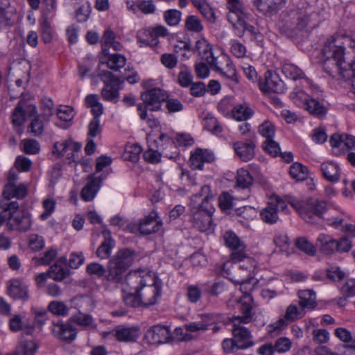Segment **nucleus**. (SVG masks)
I'll return each instance as SVG.
<instances>
[{
	"instance_id": "13d9d810",
	"label": "nucleus",
	"mask_w": 355,
	"mask_h": 355,
	"mask_svg": "<svg viewBox=\"0 0 355 355\" xmlns=\"http://www.w3.org/2000/svg\"><path fill=\"white\" fill-rule=\"evenodd\" d=\"M203 125L205 129L213 132H220L222 128L219 125L218 121L212 115L208 114L203 120Z\"/></svg>"
},
{
	"instance_id": "4d7b16f0",
	"label": "nucleus",
	"mask_w": 355,
	"mask_h": 355,
	"mask_svg": "<svg viewBox=\"0 0 355 355\" xmlns=\"http://www.w3.org/2000/svg\"><path fill=\"white\" fill-rule=\"evenodd\" d=\"M141 148L137 144L128 146L125 148V159L132 162H136L139 159Z\"/></svg>"
},
{
	"instance_id": "a878e982",
	"label": "nucleus",
	"mask_w": 355,
	"mask_h": 355,
	"mask_svg": "<svg viewBox=\"0 0 355 355\" xmlns=\"http://www.w3.org/2000/svg\"><path fill=\"white\" fill-rule=\"evenodd\" d=\"M8 292L15 299L26 300L28 297L27 286L20 279H12L9 282Z\"/></svg>"
},
{
	"instance_id": "79ce46f5",
	"label": "nucleus",
	"mask_w": 355,
	"mask_h": 355,
	"mask_svg": "<svg viewBox=\"0 0 355 355\" xmlns=\"http://www.w3.org/2000/svg\"><path fill=\"white\" fill-rule=\"evenodd\" d=\"M26 121V111L24 110L23 101H20L12 114V122L17 126L22 125Z\"/></svg>"
},
{
	"instance_id": "09e8293b",
	"label": "nucleus",
	"mask_w": 355,
	"mask_h": 355,
	"mask_svg": "<svg viewBox=\"0 0 355 355\" xmlns=\"http://www.w3.org/2000/svg\"><path fill=\"white\" fill-rule=\"evenodd\" d=\"M101 95L106 101H116L119 96V89L111 83H105L102 89Z\"/></svg>"
},
{
	"instance_id": "473e14b6",
	"label": "nucleus",
	"mask_w": 355,
	"mask_h": 355,
	"mask_svg": "<svg viewBox=\"0 0 355 355\" xmlns=\"http://www.w3.org/2000/svg\"><path fill=\"white\" fill-rule=\"evenodd\" d=\"M100 180L92 177L90 181L82 189V199L85 201H91L93 200L100 188Z\"/></svg>"
},
{
	"instance_id": "49530a36",
	"label": "nucleus",
	"mask_w": 355,
	"mask_h": 355,
	"mask_svg": "<svg viewBox=\"0 0 355 355\" xmlns=\"http://www.w3.org/2000/svg\"><path fill=\"white\" fill-rule=\"evenodd\" d=\"M258 132L266 139H273L275 135V128L269 120H265L258 127Z\"/></svg>"
},
{
	"instance_id": "2f4dec72",
	"label": "nucleus",
	"mask_w": 355,
	"mask_h": 355,
	"mask_svg": "<svg viewBox=\"0 0 355 355\" xmlns=\"http://www.w3.org/2000/svg\"><path fill=\"white\" fill-rule=\"evenodd\" d=\"M282 73L293 80L305 78L306 83L312 86L311 80L305 78L304 72L296 65L291 63H285L282 66Z\"/></svg>"
},
{
	"instance_id": "603ef678",
	"label": "nucleus",
	"mask_w": 355,
	"mask_h": 355,
	"mask_svg": "<svg viewBox=\"0 0 355 355\" xmlns=\"http://www.w3.org/2000/svg\"><path fill=\"white\" fill-rule=\"evenodd\" d=\"M185 26L189 31L200 33L203 30V26L201 21L194 15L187 17L185 20Z\"/></svg>"
},
{
	"instance_id": "3c124183",
	"label": "nucleus",
	"mask_w": 355,
	"mask_h": 355,
	"mask_svg": "<svg viewBox=\"0 0 355 355\" xmlns=\"http://www.w3.org/2000/svg\"><path fill=\"white\" fill-rule=\"evenodd\" d=\"M252 183V177L249 172L243 168L237 171L236 184L241 188H247Z\"/></svg>"
},
{
	"instance_id": "9b49d317",
	"label": "nucleus",
	"mask_w": 355,
	"mask_h": 355,
	"mask_svg": "<svg viewBox=\"0 0 355 355\" xmlns=\"http://www.w3.org/2000/svg\"><path fill=\"white\" fill-rule=\"evenodd\" d=\"M141 98L150 110L157 111L160 109L162 102L168 98V95L159 88H153L142 93Z\"/></svg>"
},
{
	"instance_id": "aec40b11",
	"label": "nucleus",
	"mask_w": 355,
	"mask_h": 355,
	"mask_svg": "<svg viewBox=\"0 0 355 355\" xmlns=\"http://www.w3.org/2000/svg\"><path fill=\"white\" fill-rule=\"evenodd\" d=\"M214 159V155L211 151L198 148L191 154L190 165L193 169L201 170L204 163L211 162Z\"/></svg>"
},
{
	"instance_id": "e2e57ef3",
	"label": "nucleus",
	"mask_w": 355,
	"mask_h": 355,
	"mask_svg": "<svg viewBox=\"0 0 355 355\" xmlns=\"http://www.w3.org/2000/svg\"><path fill=\"white\" fill-rule=\"evenodd\" d=\"M44 211L42 213L40 218L42 220H46L55 211V202L52 198H46L43 201Z\"/></svg>"
},
{
	"instance_id": "393cba45",
	"label": "nucleus",
	"mask_w": 355,
	"mask_h": 355,
	"mask_svg": "<svg viewBox=\"0 0 355 355\" xmlns=\"http://www.w3.org/2000/svg\"><path fill=\"white\" fill-rule=\"evenodd\" d=\"M140 234L148 235L158 232L162 223L156 220V214L151 213L149 216L145 217L139 223Z\"/></svg>"
},
{
	"instance_id": "cd10ccee",
	"label": "nucleus",
	"mask_w": 355,
	"mask_h": 355,
	"mask_svg": "<svg viewBox=\"0 0 355 355\" xmlns=\"http://www.w3.org/2000/svg\"><path fill=\"white\" fill-rule=\"evenodd\" d=\"M196 49L198 51L202 59L207 61L211 66L216 64L217 58L214 56L212 49L208 42L205 39H200L196 42Z\"/></svg>"
},
{
	"instance_id": "a19ab883",
	"label": "nucleus",
	"mask_w": 355,
	"mask_h": 355,
	"mask_svg": "<svg viewBox=\"0 0 355 355\" xmlns=\"http://www.w3.org/2000/svg\"><path fill=\"white\" fill-rule=\"evenodd\" d=\"M49 311L55 315L64 317L69 313V307L61 301H52L49 304Z\"/></svg>"
},
{
	"instance_id": "72a5a7b5",
	"label": "nucleus",
	"mask_w": 355,
	"mask_h": 355,
	"mask_svg": "<svg viewBox=\"0 0 355 355\" xmlns=\"http://www.w3.org/2000/svg\"><path fill=\"white\" fill-rule=\"evenodd\" d=\"M191 1L205 19L211 22L215 21V13L207 0H191Z\"/></svg>"
},
{
	"instance_id": "0e129e2a",
	"label": "nucleus",
	"mask_w": 355,
	"mask_h": 355,
	"mask_svg": "<svg viewBox=\"0 0 355 355\" xmlns=\"http://www.w3.org/2000/svg\"><path fill=\"white\" fill-rule=\"evenodd\" d=\"M263 147L266 152L268 153L273 157H277L280 153V147L279 144L275 142L272 139H266L263 143Z\"/></svg>"
},
{
	"instance_id": "37998d69",
	"label": "nucleus",
	"mask_w": 355,
	"mask_h": 355,
	"mask_svg": "<svg viewBox=\"0 0 355 355\" xmlns=\"http://www.w3.org/2000/svg\"><path fill=\"white\" fill-rule=\"evenodd\" d=\"M296 247L309 256L316 253V246L313 245L306 237H300L295 241Z\"/></svg>"
},
{
	"instance_id": "c85d7f7f",
	"label": "nucleus",
	"mask_w": 355,
	"mask_h": 355,
	"mask_svg": "<svg viewBox=\"0 0 355 355\" xmlns=\"http://www.w3.org/2000/svg\"><path fill=\"white\" fill-rule=\"evenodd\" d=\"M323 177L330 182H338L340 176V170L338 164L332 162H324L320 166Z\"/></svg>"
},
{
	"instance_id": "f704fd0d",
	"label": "nucleus",
	"mask_w": 355,
	"mask_h": 355,
	"mask_svg": "<svg viewBox=\"0 0 355 355\" xmlns=\"http://www.w3.org/2000/svg\"><path fill=\"white\" fill-rule=\"evenodd\" d=\"M253 114L254 112L252 109L246 103L237 105L232 110L233 118L237 121H246L250 119Z\"/></svg>"
},
{
	"instance_id": "9d476101",
	"label": "nucleus",
	"mask_w": 355,
	"mask_h": 355,
	"mask_svg": "<svg viewBox=\"0 0 355 355\" xmlns=\"http://www.w3.org/2000/svg\"><path fill=\"white\" fill-rule=\"evenodd\" d=\"M305 315V311L302 306H297L296 304H291L286 309L283 318H279L276 322L270 325V333L279 331L288 323L296 321L303 318Z\"/></svg>"
},
{
	"instance_id": "5fc2aeb1",
	"label": "nucleus",
	"mask_w": 355,
	"mask_h": 355,
	"mask_svg": "<svg viewBox=\"0 0 355 355\" xmlns=\"http://www.w3.org/2000/svg\"><path fill=\"white\" fill-rule=\"evenodd\" d=\"M48 271L50 274V278L56 281H62L67 276V272L58 263H55L49 268Z\"/></svg>"
},
{
	"instance_id": "6e6d98bb",
	"label": "nucleus",
	"mask_w": 355,
	"mask_h": 355,
	"mask_svg": "<svg viewBox=\"0 0 355 355\" xmlns=\"http://www.w3.org/2000/svg\"><path fill=\"white\" fill-rule=\"evenodd\" d=\"M113 247V241L112 239H105L96 250V255L102 259H107L111 254V250Z\"/></svg>"
},
{
	"instance_id": "a18cd8bd",
	"label": "nucleus",
	"mask_w": 355,
	"mask_h": 355,
	"mask_svg": "<svg viewBox=\"0 0 355 355\" xmlns=\"http://www.w3.org/2000/svg\"><path fill=\"white\" fill-rule=\"evenodd\" d=\"M41 109L42 113L41 117L45 121H49L53 114L54 103L51 98L44 97L42 99Z\"/></svg>"
},
{
	"instance_id": "1a4fd4ad",
	"label": "nucleus",
	"mask_w": 355,
	"mask_h": 355,
	"mask_svg": "<svg viewBox=\"0 0 355 355\" xmlns=\"http://www.w3.org/2000/svg\"><path fill=\"white\" fill-rule=\"evenodd\" d=\"M32 224L31 214L26 210H20L10 213L6 226L12 231L26 232L31 230Z\"/></svg>"
},
{
	"instance_id": "2eb2a0df",
	"label": "nucleus",
	"mask_w": 355,
	"mask_h": 355,
	"mask_svg": "<svg viewBox=\"0 0 355 355\" xmlns=\"http://www.w3.org/2000/svg\"><path fill=\"white\" fill-rule=\"evenodd\" d=\"M199 316L200 320L186 323L184 325L185 330L191 333L205 331L216 321L218 315L214 313H203Z\"/></svg>"
},
{
	"instance_id": "423d86ee",
	"label": "nucleus",
	"mask_w": 355,
	"mask_h": 355,
	"mask_svg": "<svg viewBox=\"0 0 355 355\" xmlns=\"http://www.w3.org/2000/svg\"><path fill=\"white\" fill-rule=\"evenodd\" d=\"M290 204L307 223H311L314 216L322 217L327 209L326 202L318 199H309L306 202L293 200Z\"/></svg>"
},
{
	"instance_id": "bf43d9fd",
	"label": "nucleus",
	"mask_w": 355,
	"mask_h": 355,
	"mask_svg": "<svg viewBox=\"0 0 355 355\" xmlns=\"http://www.w3.org/2000/svg\"><path fill=\"white\" fill-rule=\"evenodd\" d=\"M43 119H40V116L34 117L28 126V130L31 133L37 137L41 135L44 132Z\"/></svg>"
},
{
	"instance_id": "f3484780",
	"label": "nucleus",
	"mask_w": 355,
	"mask_h": 355,
	"mask_svg": "<svg viewBox=\"0 0 355 355\" xmlns=\"http://www.w3.org/2000/svg\"><path fill=\"white\" fill-rule=\"evenodd\" d=\"M259 88L266 93H282L284 91L283 83L278 75L271 71L266 73L265 81L259 83Z\"/></svg>"
},
{
	"instance_id": "7c9ffc66",
	"label": "nucleus",
	"mask_w": 355,
	"mask_h": 355,
	"mask_svg": "<svg viewBox=\"0 0 355 355\" xmlns=\"http://www.w3.org/2000/svg\"><path fill=\"white\" fill-rule=\"evenodd\" d=\"M306 104L304 109L314 116L322 119L327 113L328 107L316 98L310 97Z\"/></svg>"
},
{
	"instance_id": "69168bd1",
	"label": "nucleus",
	"mask_w": 355,
	"mask_h": 355,
	"mask_svg": "<svg viewBox=\"0 0 355 355\" xmlns=\"http://www.w3.org/2000/svg\"><path fill=\"white\" fill-rule=\"evenodd\" d=\"M58 117L63 121H71L74 116L73 109L69 106H60L57 112Z\"/></svg>"
},
{
	"instance_id": "e433bc0d",
	"label": "nucleus",
	"mask_w": 355,
	"mask_h": 355,
	"mask_svg": "<svg viewBox=\"0 0 355 355\" xmlns=\"http://www.w3.org/2000/svg\"><path fill=\"white\" fill-rule=\"evenodd\" d=\"M85 105L87 107L91 108L94 117L99 119L100 116L103 114L104 108L103 105L99 102L97 95H87L85 98Z\"/></svg>"
},
{
	"instance_id": "c9c22d12",
	"label": "nucleus",
	"mask_w": 355,
	"mask_h": 355,
	"mask_svg": "<svg viewBox=\"0 0 355 355\" xmlns=\"http://www.w3.org/2000/svg\"><path fill=\"white\" fill-rule=\"evenodd\" d=\"M76 309L79 312L90 311L94 308V302L93 299L88 295H79L74 297L72 300Z\"/></svg>"
},
{
	"instance_id": "6e6552de",
	"label": "nucleus",
	"mask_w": 355,
	"mask_h": 355,
	"mask_svg": "<svg viewBox=\"0 0 355 355\" xmlns=\"http://www.w3.org/2000/svg\"><path fill=\"white\" fill-rule=\"evenodd\" d=\"M223 239L226 247L232 250L230 258L233 262H240L247 258L246 245L234 232L227 231Z\"/></svg>"
},
{
	"instance_id": "864d4df0",
	"label": "nucleus",
	"mask_w": 355,
	"mask_h": 355,
	"mask_svg": "<svg viewBox=\"0 0 355 355\" xmlns=\"http://www.w3.org/2000/svg\"><path fill=\"white\" fill-rule=\"evenodd\" d=\"M327 277L332 282H340L345 277V273L340 267L331 266L326 269Z\"/></svg>"
},
{
	"instance_id": "39448f33",
	"label": "nucleus",
	"mask_w": 355,
	"mask_h": 355,
	"mask_svg": "<svg viewBox=\"0 0 355 355\" xmlns=\"http://www.w3.org/2000/svg\"><path fill=\"white\" fill-rule=\"evenodd\" d=\"M134 259L135 254L132 250L125 248L119 250L108 262L105 279L112 283L121 284L123 290L126 277L128 275V273L126 275V272Z\"/></svg>"
},
{
	"instance_id": "6ab92c4d",
	"label": "nucleus",
	"mask_w": 355,
	"mask_h": 355,
	"mask_svg": "<svg viewBox=\"0 0 355 355\" xmlns=\"http://www.w3.org/2000/svg\"><path fill=\"white\" fill-rule=\"evenodd\" d=\"M167 34L168 30L166 28L163 26H157L149 32L148 35H146V39L142 38L141 36L139 35L137 37V42L140 47L146 46L155 47L159 44L158 37H164L167 35Z\"/></svg>"
},
{
	"instance_id": "bb28decb",
	"label": "nucleus",
	"mask_w": 355,
	"mask_h": 355,
	"mask_svg": "<svg viewBox=\"0 0 355 355\" xmlns=\"http://www.w3.org/2000/svg\"><path fill=\"white\" fill-rule=\"evenodd\" d=\"M220 59L225 63V67H221L218 65V60H216V64H212L211 66L214 67L215 70L219 72L225 78L233 82L238 83L236 69L232 62L226 56H222Z\"/></svg>"
},
{
	"instance_id": "f03ea898",
	"label": "nucleus",
	"mask_w": 355,
	"mask_h": 355,
	"mask_svg": "<svg viewBox=\"0 0 355 355\" xmlns=\"http://www.w3.org/2000/svg\"><path fill=\"white\" fill-rule=\"evenodd\" d=\"M343 40L342 37H331L327 40L323 48V67L332 77L340 76L347 78L350 75L352 60L346 62Z\"/></svg>"
},
{
	"instance_id": "c03bdc74",
	"label": "nucleus",
	"mask_w": 355,
	"mask_h": 355,
	"mask_svg": "<svg viewBox=\"0 0 355 355\" xmlns=\"http://www.w3.org/2000/svg\"><path fill=\"white\" fill-rule=\"evenodd\" d=\"M290 96L295 104L304 108L306 105V103L310 98L309 94H307L304 90L299 88H295L291 94Z\"/></svg>"
},
{
	"instance_id": "b1692460",
	"label": "nucleus",
	"mask_w": 355,
	"mask_h": 355,
	"mask_svg": "<svg viewBox=\"0 0 355 355\" xmlns=\"http://www.w3.org/2000/svg\"><path fill=\"white\" fill-rule=\"evenodd\" d=\"M336 239L326 234H320L316 239V247L326 255L336 252Z\"/></svg>"
},
{
	"instance_id": "c756f323",
	"label": "nucleus",
	"mask_w": 355,
	"mask_h": 355,
	"mask_svg": "<svg viewBox=\"0 0 355 355\" xmlns=\"http://www.w3.org/2000/svg\"><path fill=\"white\" fill-rule=\"evenodd\" d=\"M299 306L304 310L314 309L318 306L315 293L311 289L301 290L298 291Z\"/></svg>"
},
{
	"instance_id": "dca6fc26",
	"label": "nucleus",
	"mask_w": 355,
	"mask_h": 355,
	"mask_svg": "<svg viewBox=\"0 0 355 355\" xmlns=\"http://www.w3.org/2000/svg\"><path fill=\"white\" fill-rule=\"evenodd\" d=\"M228 12L227 19L232 25L241 19L245 17L247 12L241 0H226Z\"/></svg>"
},
{
	"instance_id": "4c0bfd02",
	"label": "nucleus",
	"mask_w": 355,
	"mask_h": 355,
	"mask_svg": "<svg viewBox=\"0 0 355 355\" xmlns=\"http://www.w3.org/2000/svg\"><path fill=\"white\" fill-rule=\"evenodd\" d=\"M107 56V59L105 61H102V63L106 62L108 68L114 71H118L121 68L123 67L126 62V58L121 54L114 53L112 55H104Z\"/></svg>"
},
{
	"instance_id": "58836bf2",
	"label": "nucleus",
	"mask_w": 355,
	"mask_h": 355,
	"mask_svg": "<svg viewBox=\"0 0 355 355\" xmlns=\"http://www.w3.org/2000/svg\"><path fill=\"white\" fill-rule=\"evenodd\" d=\"M235 34L239 37H242L245 32H249L251 35H255L257 33V29L252 25L248 24L245 21V17L239 20V21L232 24Z\"/></svg>"
},
{
	"instance_id": "ddd939ff",
	"label": "nucleus",
	"mask_w": 355,
	"mask_h": 355,
	"mask_svg": "<svg viewBox=\"0 0 355 355\" xmlns=\"http://www.w3.org/2000/svg\"><path fill=\"white\" fill-rule=\"evenodd\" d=\"M231 279L233 281L232 279ZM234 282L236 284H240V289H241V291L243 293L242 297H240L239 299L236 298L234 300V302H235V308L238 309V304H239L244 297H249L252 300V302H251L252 312H254L253 309H254V308L255 306V304L254 302L252 297L250 294V292L253 290L255 284L257 282V280L251 277H248L245 279H234ZM233 302H234V300H230L227 302V305L228 306H234Z\"/></svg>"
},
{
	"instance_id": "8fccbe9b",
	"label": "nucleus",
	"mask_w": 355,
	"mask_h": 355,
	"mask_svg": "<svg viewBox=\"0 0 355 355\" xmlns=\"http://www.w3.org/2000/svg\"><path fill=\"white\" fill-rule=\"evenodd\" d=\"M70 320L84 328L89 327L94 323V319L91 315L85 314L82 312L72 315Z\"/></svg>"
},
{
	"instance_id": "0eeeda50",
	"label": "nucleus",
	"mask_w": 355,
	"mask_h": 355,
	"mask_svg": "<svg viewBox=\"0 0 355 355\" xmlns=\"http://www.w3.org/2000/svg\"><path fill=\"white\" fill-rule=\"evenodd\" d=\"M288 206L279 196H273L270 198L267 206L260 212L262 220L269 225L276 223L279 220V212H286Z\"/></svg>"
},
{
	"instance_id": "a211bd4d",
	"label": "nucleus",
	"mask_w": 355,
	"mask_h": 355,
	"mask_svg": "<svg viewBox=\"0 0 355 355\" xmlns=\"http://www.w3.org/2000/svg\"><path fill=\"white\" fill-rule=\"evenodd\" d=\"M146 337L150 343L155 345L168 343L171 334L167 327L156 325L148 330Z\"/></svg>"
},
{
	"instance_id": "052dcab7",
	"label": "nucleus",
	"mask_w": 355,
	"mask_h": 355,
	"mask_svg": "<svg viewBox=\"0 0 355 355\" xmlns=\"http://www.w3.org/2000/svg\"><path fill=\"white\" fill-rule=\"evenodd\" d=\"M86 271L89 275H95L98 278L106 275V268L103 265L96 262L88 264Z\"/></svg>"
},
{
	"instance_id": "ea45409f",
	"label": "nucleus",
	"mask_w": 355,
	"mask_h": 355,
	"mask_svg": "<svg viewBox=\"0 0 355 355\" xmlns=\"http://www.w3.org/2000/svg\"><path fill=\"white\" fill-rule=\"evenodd\" d=\"M290 175L297 181H303L308 178V169L300 163L293 164L289 170Z\"/></svg>"
},
{
	"instance_id": "4468645a",
	"label": "nucleus",
	"mask_w": 355,
	"mask_h": 355,
	"mask_svg": "<svg viewBox=\"0 0 355 355\" xmlns=\"http://www.w3.org/2000/svg\"><path fill=\"white\" fill-rule=\"evenodd\" d=\"M255 144L250 139L238 141L233 144L235 153L243 162H248L253 159L255 155Z\"/></svg>"
},
{
	"instance_id": "338daca9",
	"label": "nucleus",
	"mask_w": 355,
	"mask_h": 355,
	"mask_svg": "<svg viewBox=\"0 0 355 355\" xmlns=\"http://www.w3.org/2000/svg\"><path fill=\"white\" fill-rule=\"evenodd\" d=\"M202 295L201 289L197 285H189L187 287V296L191 303H196Z\"/></svg>"
},
{
	"instance_id": "20e7f679",
	"label": "nucleus",
	"mask_w": 355,
	"mask_h": 355,
	"mask_svg": "<svg viewBox=\"0 0 355 355\" xmlns=\"http://www.w3.org/2000/svg\"><path fill=\"white\" fill-rule=\"evenodd\" d=\"M251 302V298L244 297L238 304V310L241 315L232 318V334L237 343V349H246L253 345L250 332L246 327L241 325L242 323L248 324L252 320L254 312H252Z\"/></svg>"
},
{
	"instance_id": "774afa93",
	"label": "nucleus",
	"mask_w": 355,
	"mask_h": 355,
	"mask_svg": "<svg viewBox=\"0 0 355 355\" xmlns=\"http://www.w3.org/2000/svg\"><path fill=\"white\" fill-rule=\"evenodd\" d=\"M340 291L343 295L349 297L355 296V279H347L340 287Z\"/></svg>"
},
{
	"instance_id": "680f3d73",
	"label": "nucleus",
	"mask_w": 355,
	"mask_h": 355,
	"mask_svg": "<svg viewBox=\"0 0 355 355\" xmlns=\"http://www.w3.org/2000/svg\"><path fill=\"white\" fill-rule=\"evenodd\" d=\"M181 15V12L178 10H168L164 12V19L169 26H175L180 21Z\"/></svg>"
},
{
	"instance_id": "7ed1b4c3",
	"label": "nucleus",
	"mask_w": 355,
	"mask_h": 355,
	"mask_svg": "<svg viewBox=\"0 0 355 355\" xmlns=\"http://www.w3.org/2000/svg\"><path fill=\"white\" fill-rule=\"evenodd\" d=\"M214 198V196L208 185L202 187L200 192L191 198V221L193 227L200 232H205L211 227L214 208L210 202Z\"/></svg>"
},
{
	"instance_id": "5701e85b",
	"label": "nucleus",
	"mask_w": 355,
	"mask_h": 355,
	"mask_svg": "<svg viewBox=\"0 0 355 355\" xmlns=\"http://www.w3.org/2000/svg\"><path fill=\"white\" fill-rule=\"evenodd\" d=\"M102 52L104 55L109 54V48L112 47L116 51H121L123 45L116 40L114 32L108 29L104 32L102 37Z\"/></svg>"
},
{
	"instance_id": "f257e3e1",
	"label": "nucleus",
	"mask_w": 355,
	"mask_h": 355,
	"mask_svg": "<svg viewBox=\"0 0 355 355\" xmlns=\"http://www.w3.org/2000/svg\"><path fill=\"white\" fill-rule=\"evenodd\" d=\"M162 293V285L154 275L146 270L128 272L123 286V299L131 307H148L157 303Z\"/></svg>"
},
{
	"instance_id": "412c9836",
	"label": "nucleus",
	"mask_w": 355,
	"mask_h": 355,
	"mask_svg": "<svg viewBox=\"0 0 355 355\" xmlns=\"http://www.w3.org/2000/svg\"><path fill=\"white\" fill-rule=\"evenodd\" d=\"M285 0H252L257 10L263 15L275 13L284 3Z\"/></svg>"
},
{
	"instance_id": "de8ad7c7",
	"label": "nucleus",
	"mask_w": 355,
	"mask_h": 355,
	"mask_svg": "<svg viewBox=\"0 0 355 355\" xmlns=\"http://www.w3.org/2000/svg\"><path fill=\"white\" fill-rule=\"evenodd\" d=\"M37 344L33 340L21 341L16 348L19 354L34 355L37 349Z\"/></svg>"
},
{
	"instance_id": "f8f14e48",
	"label": "nucleus",
	"mask_w": 355,
	"mask_h": 355,
	"mask_svg": "<svg viewBox=\"0 0 355 355\" xmlns=\"http://www.w3.org/2000/svg\"><path fill=\"white\" fill-rule=\"evenodd\" d=\"M51 331L58 339L67 342H73L77 336V329L69 322H53Z\"/></svg>"
},
{
	"instance_id": "4be33fe9",
	"label": "nucleus",
	"mask_w": 355,
	"mask_h": 355,
	"mask_svg": "<svg viewBox=\"0 0 355 355\" xmlns=\"http://www.w3.org/2000/svg\"><path fill=\"white\" fill-rule=\"evenodd\" d=\"M114 337L120 342H134L139 336V329L137 327L118 326L114 330Z\"/></svg>"
}]
</instances>
